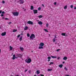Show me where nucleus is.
Wrapping results in <instances>:
<instances>
[{
  "label": "nucleus",
  "mask_w": 76,
  "mask_h": 76,
  "mask_svg": "<svg viewBox=\"0 0 76 76\" xmlns=\"http://www.w3.org/2000/svg\"><path fill=\"white\" fill-rule=\"evenodd\" d=\"M25 61L27 63H30L31 61H32V60H31V58L29 57H28L25 60Z\"/></svg>",
  "instance_id": "f257e3e1"
},
{
  "label": "nucleus",
  "mask_w": 76,
  "mask_h": 76,
  "mask_svg": "<svg viewBox=\"0 0 76 76\" xmlns=\"http://www.w3.org/2000/svg\"><path fill=\"white\" fill-rule=\"evenodd\" d=\"M30 39H31L32 40H33L34 38H35V35L34 34H32L30 37Z\"/></svg>",
  "instance_id": "f03ea898"
},
{
  "label": "nucleus",
  "mask_w": 76,
  "mask_h": 76,
  "mask_svg": "<svg viewBox=\"0 0 76 76\" xmlns=\"http://www.w3.org/2000/svg\"><path fill=\"white\" fill-rule=\"evenodd\" d=\"M13 15L15 16H18L19 15V13L17 12H12Z\"/></svg>",
  "instance_id": "7ed1b4c3"
},
{
  "label": "nucleus",
  "mask_w": 76,
  "mask_h": 76,
  "mask_svg": "<svg viewBox=\"0 0 76 76\" xmlns=\"http://www.w3.org/2000/svg\"><path fill=\"white\" fill-rule=\"evenodd\" d=\"M27 23H28V24H31V25H32V24H33V22L31 21H28L27 22Z\"/></svg>",
  "instance_id": "20e7f679"
},
{
  "label": "nucleus",
  "mask_w": 76,
  "mask_h": 76,
  "mask_svg": "<svg viewBox=\"0 0 76 76\" xmlns=\"http://www.w3.org/2000/svg\"><path fill=\"white\" fill-rule=\"evenodd\" d=\"M16 56L17 57H22V55L20 54H17L16 55Z\"/></svg>",
  "instance_id": "39448f33"
},
{
  "label": "nucleus",
  "mask_w": 76,
  "mask_h": 76,
  "mask_svg": "<svg viewBox=\"0 0 76 76\" xmlns=\"http://www.w3.org/2000/svg\"><path fill=\"white\" fill-rule=\"evenodd\" d=\"M19 2L20 4H23L24 3V1H23V0H20Z\"/></svg>",
  "instance_id": "423d86ee"
},
{
  "label": "nucleus",
  "mask_w": 76,
  "mask_h": 76,
  "mask_svg": "<svg viewBox=\"0 0 76 76\" xmlns=\"http://www.w3.org/2000/svg\"><path fill=\"white\" fill-rule=\"evenodd\" d=\"M39 45V46L43 47V46L44 45V43L42 42H41L40 43Z\"/></svg>",
  "instance_id": "0eeeda50"
},
{
  "label": "nucleus",
  "mask_w": 76,
  "mask_h": 76,
  "mask_svg": "<svg viewBox=\"0 0 76 76\" xmlns=\"http://www.w3.org/2000/svg\"><path fill=\"white\" fill-rule=\"evenodd\" d=\"M6 35V32H4V33H2L1 34V35L2 36H4Z\"/></svg>",
  "instance_id": "6e6552de"
},
{
  "label": "nucleus",
  "mask_w": 76,
  "mask_h": 76,
  "mask_svg": "<svg viewBox=\"0 0 76 76\" xmlns=\"http://www.w3.org/2000/svg\"><path fill=\"white\" fill-rule=\"evenodd\" d=\"M15 58H18V57H15V55H14L13 56L12 59L13 60H15Z\"/></svg>",
  "instance_id": "1a4fd4ad"
},
{
  "label": "nucleus",
  "mask_w": 76,
  "mask_h": 76,
  "mask_svg": "<svg viewBox=\"0 0 76 76\" xmlns=\"http://www.w3.org/2000/svg\"><path fill=\"white\" fill-rule=\"evenodd\" d=\"M33 12H34V13L35 14L36 13H38V10H34Z\"/></svg>",
  "instance_id": "9d476101"
},
{
  "label": "nucleus",
  "mask_w": 76,
  "mask_h": 76,
  "mask_svg": "<svg viewBox=\"0 0 76 76\" xmlns=\"http://www.w3.org/2000/svg\"><path fill=\"white\" fill-rule=\"evenodd\" d=\"M63 59L64 60H66L67 59V57L66 56H64L63 58Z\"/></svg>",
  "instance_id": "9b49d317"
},
{
  "label": "nucleus",
  "mask_w": 76,
  "mask_h": 76,
  "mask_svg": "<svg viewBox=\"0 0 76 76\" xmlns=\"http://www.w3.org/2000/svg\"><path fill=\"white\" fill-rule=\"evenodd\" d=\"M51 57L52 58H57L56 56H51Z\"/></svg>",
  "instance_id": "f8f14e48"
},
{
  "label": "nucleus",
  "mask_w": 76,
  "mask_h": 76,
  "mask_svg": "<svg viewBox=\"0 0 76 76\" xmlns=\"http://www.w3.org/2000/svg\"><path fill=\"white\" fill-rule=\"evenodd\" d=\"M38 24H39V25H42V22L41 21H39L38 22Z\"/></svg>",
  "instance_id": "ddd939ff"
},
{
  "label": "nucleus",
  "mask_w": 76,
  "mask_h": 76,
  "mask_svg": "<svg viewBox=\"0 0 76 76\" xmlns=\"http://www.w3.org/2000/svg\"><path fill=\"white\" fill-rule=\"evenodd\" d=\"M58 66L59 67H60L61 68H62V67H63V64H61L59 65Z\"/></svg>",
  "instance_id": "4468645a"
},
{
  "label": "nucleus",
  "mask_w": 76,
  "mask_h": 76,
  "mask_svg": "<svg viewBox=\"0 0 76 76\" xmlns=\"http://www.w3.org/2000/svg\"><path fill=\"white\" fill-rule=\"evenodd\" d=\"M10 50H11H11H12V49H13V47L11 46H10Z\"/></svg>",
  "instance_id": "2eb2a0df"
},
{
  "label": "nucleus",
  "mask_w": 76,
  "mask_h": 76,
  "mask_svg": "<svg viewBox=\"0 0 76 76\" xmlns=\"http://www.w3.org/2000/svg\"><path fill=\"white\" fill-rule=\"evenodd\" d=\"M19 40L20 41H21L22 40V36H21Z\"/></svg>",
  "instance_id": "dca6fc26"
},
{
  "label": "nucleus",
  "mask_w": 76,
  "mask_h": 76,
  "mask_svg": "<svg viewBox=\"0 0 76 76\" xmlns=\"http://www.w3.org/2000/svg\"><path fill=\"white\" fill-rule=\"evenodd\" d=\"M20 48L21 51H23V50H24V49L22 47H20Z\"/></svg>",
  "instance_id": "f3484780"
},
{
  "label": "nucleus",
  "mask_w": 76,
  "mask_h": 76,
  "mask_svg": "<svg viewBox=\"0 0 76 76\" xmlns=\"http://www.w3.org/2000/svg\"><path fill=\"white\" fill-rule=\"evenodd\" d=\"M61 35H62V36H66V33H61Z\"/></svg>",
  "instance_id": "a211bd4d"
},
{
  "label": "nucleus",
  "mask_w": 76,
  "mask_h": 76,
  "mask_svg": "<svg viewBox=\"0 0 76 76\" xmlns=\"http://www.w3.org/2000/svg\"><path fill=\"white\" fill-rule=\"evenodd\" d=\"M40 73V72L39 70H38L37 71V74H39Z\"/></svg>",
  "instance_id": "6ab92c4d"
},
{
  "label": "nucleus",
  "mask_w": 76,
  "mask_h": 76,
  "mask_svg": "<svg viewBox=\"0 0 76 76\" xmlns=\"http://www.w3.org/2000/svg\"><path fill=\"white\" fill-rule=\"evenodd\" d=\"M39 49H43V47L41 46H39Z\"/></svg>",
  "instance_id": "aec40b11"
},
{
  "label": "nucleus",
  "mask_w": 76,
  "mask_h": 76,
  "mask_svg": "<svg viewBox=\"0 0 76 76\" xmlns=\"http://www.w3.org/2000/svg\"><path fill=\"white\" fill-rule=\"evenodd\" d=\"M67 5H66L64 7V9H67Z\"/></svg>",
  "instance_id": "412c9836"
},
{
  "label": "nucleus",
  "mask_w": 76,
  "mask_h": 76,
  "mask_svg": "<svg viewBox=\"0 0 76 76\" xmlns=\"http://www.w3.org/2000/svg\"><path fill=\"white\" fill-rule=\"evenodd\" d=\"M28 28V27L27 26H26L24 28V30H27Z\"/></svg>",
  "instance_id": "4be33fe9"
},
{
  "label": "nucleus",
  "mask_w": 76,
  "mask_h": 76,
  "mask_svg": "<svg viewBox=\"0 0 76 76\" xmlns=\"http://www.w3.org/2000/svg\"><path fill=\"white\" fill-rule=\"evenodd\" d=\"M31 10H33V9H34V7H33V6H31Z\"/></svg>",
  "instance_id": "5701e85b"
},
{
  "label": "nucleus",
  "mask_w": 76,
  "mask_h": 76,
  "mask_svg": "<svg viewBox=\"0 0 76 76\" xmlns=\"http://www.w3.org/2000/svg\"><path fill=\"white\" fill-rule=\"evenodd\" d=\"M38 18H42L43 17V16L42 15H40L38 16Z\"/></svg>",
  "instance_id": "b1692460"
},
{
  "label": "nucleus",
  "mask_w": 76,
  "mask_h": 76,
  "mask_svg": "<svg viewBox=\"0 0 76 76\" xmlns=\"http://www.w3.org/2000/svg\"><path fill=\"white\" fill-rule=\"evenodd\" d=\"M54 64V63L53 62H51L50 63V64H49V65L50 66V65H51V64Z\"/></svg>",
  "instance_id": "393cba45"
},
{
  "label": "nucleus",
  "mask_w": 76,
  "mask_h": 76,
  "mask_svg": "<svg viewBox=\"0 0 76 76\" xmlns=\"http://www.w3.org/2000/svg\"><path fill=\"white\" fill-rule=\"evenodd\" d=\"M52 70V69H48V72H50V71H51Z\"/></svg>",
  "instance_id": "a878e982"
},
{
  "label": "nucleus",
  "mask_w": 76,
  "mask_h": 76,
  "mask_svg": "<svg viewBox=\"0 0 76 76\" xmlns=\"http://www.w3.org/2000/svg\"><path fill=\"white\" fill-rule=\"evenodd\" d=\"M44 30L45 31V32H48V30H47L46 29H44Z\"/></svg>",
  "instance_id": "bb28decb"
},
{
  "label": "nucleus",
  "mask_w": 76,
  "mask_h": 76,
  "mask_svg": "<svg viewBox=\"0 0 76 76\" xmlns=\"http://www.w3.org/2000/svg\"><path fill=\"white\" fill-rule=\"evenodd\" d=\"M17 31V30L14 29V30H13V32H16Z\"/></svg>",
  "instance_id": "cd10ccee"
},
{
  "label": "nucleus",
  "mask_w": 76,
  "mask_h": 76,
  "mask_svg": "<svg viewBox=\"0 0 76 76\" xmlns=\"http://www.w3.org/2000/svg\"><path fill=\"white\" fill-rule=\"evenodd\" d=\"M65 70H66V71H67L68 69H67V68L66 67H65L64 68Z\"/></svg>",
  "instance_id": "c85d7f7f"
},
{
  "label": "nucleus",
  "mask_w": 76,
  "mask_h": 76,
  "mask_svg": "<svg viewBox=\"0 0 76 76\" xmlns=\"http://www.w3.org/2000/svg\"><path fill=\"white\" fill-rule=\"evenodd\" d=\"M27 36L28 37H30V35L29 34V33H28L27 34Z\"/></svg>",
  "instance_id": "c756f323"
},
{
  "label": "nucleus",
  "mask_w": 76,
  "mask_h": 76,
  "mask_svg": "<svg viewBox=\"0 0 76 76\" xmlns=\"http://www.w3.org/2000/svg\"><path fill=\"white\" fill-rule=\"evenodd\" d=\"M56 41V38H53V42H55Z\"/></svg>",
  "instance_id": "7c9ffc66"
},
{
  "label": "nucleus",
  "mask_w": 76,
  "mask_h": 76,
  "mask_svg": "<svg viewBox=\"0 0 76 76\" xmlns=\"http://www.w3.org/2000/svg\"><path fill=\"white\" fill-rule=\"evenodd\" d=\"M41 9V8L40 7H39L38 8V10H40Z\"/></svg>",
  "instance_id": "2f4dec72"
},
{
  "label": "nucleus",
  "mask_w": 76,
  "mask_h": 76,
  "mask_svg": "<svg viewBox=\"0 0 76 76\" xmlns=\"http://www.w3.org/2000/svg\"><path fill=\"white\" fill-rule=\"evenodd\" d=\"M57 59H58V60H60V59H61V58H60V57H58L57 58Z\"/></svg>",
  "instance_id": "473e14b6"
},
{
  "label": "nucleus",
  "mask_w": 76,
  "mask_h": 76,
  "mask_svg": "<svg viewBox=\"0 0 76 76\" xmlns=\"http://www.w3.org/2000/svg\"><path fill=\"white\" fill-rule=\"evenodd\" d=\"M48 60H50V59H51V57H48Z\"/></svg>",
  "instance_id": "72a5a7b5"
},
{
  "label": "nucleus",
  "mask_w": 76,
  "mask_h": 76,
  "mask_svg": "<svg viewBox=\"0 0 76 76\" xmlns=\"http://www.w3.org/2000/svg\"><path fill=\"white\" fill-rule=\"evenodd\" d=\"M48 26H49V25L48 23L46 24V27H48Z\"/></svg>",
  "instance_id": "f704fd0d"
},
{
  "label": "nucleus",
  "mask_w": 76,
  "mask_h": 76,
  "mask_svg": "<svg viewBox=\"0 0 76 76\" xmlns=\"http://www.w3.org/2000/svg\"><path fill=\"white\" fill-rule=\"evenodd\" d=\"M60 50H61L60 49H58L56 50V51H57V52H58L59 51H60Z\"/></svg>",
  "instance_id": "c9c22d12"
},
{
  "label": "nucleus",
  "mask_w": 76,
  "mask_h": 76,
  "mask_svg": "<svg viewBox=\"0 0 76 76\" xmlns=\"http://www.w3.org/2000/svg\"><path fill=\"white\" fill-rule=\"evenodd\" d=\"M73 5H71L70 6L71 8H73Z\"/></svg>",
  "instance_id": "e433bc0d"
},
{
  "label": "nucleus",
  "mask_w": 76,
  "mask_h": 76,
  "mask_svg": "<svg viewBox=\"0 0 76 76\" xmlns=\"http://www.w3.org/2000/svg\"><path fill=\"white\" fill-rule=\"evenodd\" d=\"M20 36V34L18 35L17 36V38H19Z\"/></svg>",
  "instance_id": "4c0bfd02"
},
{
  "label": "nucleus",
  "mask_w": 76,
  "mask_h": 76,
  "mask_svg": "<svg viewBox=\"0 0 76 76\" xmlns=\"http://www.w3.org/2000/svg\"><path fill=\"white\" fill-rule=\"evenodd\" d=\"M2 3L3 4H4V3H5V1H2Z\"/></svg>",
  "instance_id": "58836bf2"
},
{
  "label": "nucleus",
  "mask_w": 76,
  "mask_h": 76,
  "mask_svg": "<svg viewBox=\"0 0 76 76\" xmlns=\"http://www.w3.org/2000/svg\"><path fill=\"white\" fill-rule=\"evenodd\" d=\"M4 13H5L4 12L2 11V14H4Z\"/></svg>",
  "instance_id": "ea45409f"
},
{
  "label": "nucleus",
  "mask_w": 76,
  "mask_h": 76,
  "mask_svg": "<svg viewBox=\"0 0 76 76\" xmlns=\"http://www.w3.org/2000/svg\"><path fill=\"white\" fill-rule=\"evenodd\" d=\"M5 20H9V18H5Z\"/></svg>",
  "instance_id": "a19ab883"
},
{
  "label": "nucleus",
  "mask_w": 76,
  "mask_h": 76,
  "mask_svg": "<svg viewBox=\"0 0 76 76\" xmlns=\"http://www.w3.org/2000/svg\"><path fill=\"white\" fill-rule=\"evenodd\" d=\"M54 5H56V4H57V3L56 2L54 3Z\"/></svg>",
  "instance_id": "79ce46f5"
},
{
  "label": "nucleus",
  "mask_w": 76,
  "mask_h": 76,
  "mask_svg": "<svg viewBox=\"0 0 76 76\" xmlns=\"http://www.w3.org/2000/svg\"><path fill=\"white\" fill-rule=\"evenodd\" d=\"M11 23H12V22H10L8 23V24H11Z\"/></svg>",
  "instance_id": "37998d69"
},
{
  "label": "nucleus",
  "mask_w": 76,
  "mask_h": 76,
  "mask_svg": "<svg viewBox=\"0 0 76 76\" xmlns=\"http://www.w3.org/2000/svg\"><path fill=\"white\" fill-rule=\"evenodd\" d=\"M28 71V69H26L25 71V72H27V71Z\"/></svg>",
  "instance_id": "c03bdc74"
},
{
  "label": "nucleus",
  "mask_w": 76,
  "mask_h": 76,
  "mask_svg": "<svg viewBox=\"0 0 76 76\" xmlns=\"http://www.w3.org/2000/svg\"><path fill=\"white\" fill-rule=\"evenodd\" d=\"M1 16H4V15L1 14Z\"/></svg>",
  "instance_id": "a18cd8bd"
},
{
  "label": "nucleus",
  "mask_w": 76,
  "mask_h": 76,
  "mask_svg": "<svg viewBox=\"0 0 76 76\" xmlns=\"http://www.w3.org/2000/svg\"><path fill=\"white\" fill-rule=\"evenodd\" d=\"M1 12H2V11L0 10V13H1Z\"/></svg>",
  "instance_id": "49530a36"
},
{
  "label": "nucleus",
  "mask_w": 76,
  "mask_h": 76,
  "mask_svg": "<svg viewBox=\"0 0 76 76\" xmlns=\"http://www.w3.org/2000/svg\"><path fill=\"white\" fill-rule=\"evenodd\" d=\"M65 76H70V75H66Z\"/></svg>",
  "instance_id": "de8ad7c7"
},
{
  "label": "nucleus",
  "mask_w": 76,
  "mask_h": 76,
  "mask_svg": "<svg viewBox=\"0 0 76 76\" xmlns=\"http://www.w3.org/2000/svg\"><path fill=\"white\" fill-rule=\"evenodd\" d=\"M50 61V59H48V61Z\"/></svg>",
  "instance_id": "09e8293b"
},
{
  "label": "nucleus",
  "mask_w": 76,
  "mask_h": 76,
  "mask_svg": "<svg viewBox=\"0 0 76 76\" xmlns=\"http://www.w3.org/2000/svg\"><path fill=\"white\" fill-rule=\"evenodd\" d=\"M74 9H76V7H75L74 8Z\"/></svg>",
  "instance_id": "8fccbe9b"
},
{
  "label": "nucleus",
  "mask_w": 76,
  "mask_h": 76,
  "mask_svg": "<svg viewBox=\"0 0 76 76\" xmlns=\"http://www.w3.org/2000/svg\"><path fill=\"white\" fill-rule=\"evenodd\" d=\"M57 38V37H56V36H55V38H55V39Z\"/></svg>",
  "instance_id": "3c124183"
},
{
  "label": "nucleus",
  "mask_w": 76,
  "mask_h": 76,
  "mask_svg": "<svg viewBox=\"0 0 76 76\" xmlns=\"http://www.w3.org/2000/svg\"><path fill=\"white\" fill-rule=\"evenodd\" d=\"M42 6H43V7H44V5L43 4H42Z\"/></svg>",
  "instance_id": "603ef678"
},
{
  "label": "nucleus",
  "mask_w": 76,
  "mask_h": 76,
  "mask_svg": "<svg viewBox=\"0 0 76 76\" xmlns=\"http://www.w3.org/2000/svg\"><path fill=\"white\" fill-rule=\"evenodd\" d=\"M63 64H64V61H63Z\"/></svg>",
  "instance_id": "864d4df0"
},
{
  "label": "nucleus",
  "mask_w": 76,
  "mask_h": 76,
  "mask_svg": "<svg viewBox=\"0 0 76 76\" xmlns=\"http://www.w3.org/2000/svg\"><path fill=\"white\" fill-rule=\"evenodd\" d=\"M0 53H1V49H0Z\"/></svg>",
  "instance_id": "5fc2aeb1"
},
{
  "label": "nucleus",
  "mask_w": 76,
  "mask_h": 76,
  "mask_svg": "<svg viewBox=\"0 0 76 76\" xmlns=\"http://www.w3.org/2000/svg\"><path fill=\"white\" fill-rule=\"evenodd\" d=\"M24 10V11H25V10H26V9H25Z\"/></svg>",
  "instance_id": "6e6d98bb"
},
{
  "label": "nucleus",
  "mask_w": 76,
  "mask_h": 76,
  "mask_svg": "<svg viewBox=\"0 0 76 76\" xmlns=\"http://www.w3.org/2000/svg\"><path fill=\"white\" fill-rule=\"evenodd\" d=\"M0 29H1V27L0 26Z\"/></svg>",
  "instance_id": "4d7b16f0"
},
{
  "label": "nucleus",
  "mask_w": 76,
  "mask_h": 76,
  "mask_svg": "<svg viewBox=\"0 0 76 76\" xmlns=\"http://www.w3.org/2000/svg\"><path fill=\"white\" fill-rule=\"evenodd\" d=\"M2 19H4V17L2 18Z\"/></svg>",
  "instance_id": "13d9d810"
},
{
  "label": "nucleus",
  "mask_w": 76,
  "mask_h": 76,
  "mask_svg": "<svg viewBox=\"0 0 76 76\" xmlns=\"http://www.w3.org/2000/svg\"><path fill=\"white\" fill-rule=\"evenodd\" d=\"M21 35H23V34H21Z\"/></svg>",
  "instance_id": "bf43d9fd"
},
{
  "label": "nucleus",
  "mask_w": 76,
  "mask_h": 76,
  "mask_svg": "<svg viewBox=\"0 0 76 76\" xmlns=\"http://www.w3.org/2000/svg\"><path fill=\"white\" fill-rule=\"evenodd\" d=\"M32 53L33 52V51H31Z\"/></svg>",
  "instance_id": "052dcab7"
},
{
  "label": "nucleus",
  "mask_w": 76,
  "mask_h": 76,
  "mask_svg": "<svg viewBox=\"0 0 76 76\" xmlns=\"http://www.w3.org/2000/svg\"><path fill=\"white\" fill-rule=\"evenodd\" d=\"M34 76H36V75H34Z\"/></svg>",
  "instance_id": "680f3d73"
},
{
  "label": "nucleus",
  "mask_w": 76,
  "mask_h": 76,
  "mask_svg": "<svg viewBox=\"0 0 76 76\" xmlns=\"http://www.w3.org/2000/svg\"><path fill=\"white\" fill-rule=\"evenodd\" d=\"M10 76H13V75H11Z\"/></svg>",
  "instance_id": "e2e57ef3"
},
{
  "label": "nucleus",
  "mask_w": 76,
  "mask_h": 76,
  "mask_svg": "<svg viewBox=\"0 0 76 76\" xmlns=\"http://www.w3.org/2000/svg\"><path fill=\"white\" fill-rule=\"evenodd\" d=\"M38 21H39V20H38Z\"/></svg>",
  "instance_id": "0e129e2a"
}]
</instances>
